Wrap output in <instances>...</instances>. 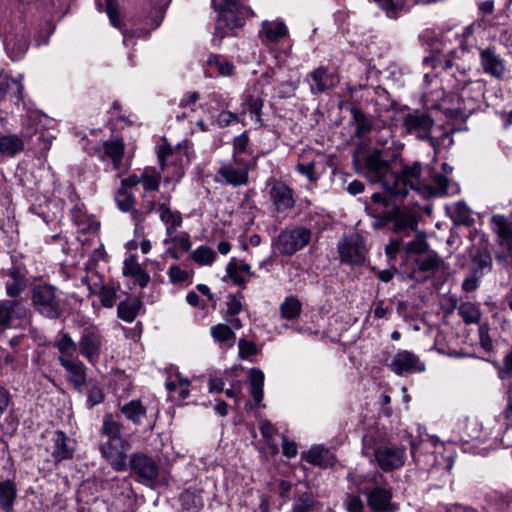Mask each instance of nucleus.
I'll use <instances>...</instances> for the list:
<instances>
[{
	"mask_svg": "<svg viewBox=\"0 0 512 512\" xmlns=\"http://www.w3.org/2000/svg\"><path fill=\"white\" fill-rule=\"evenodd\" d=\"M40 116L31 114L22 125L21 135L2 134L0 132V154L5 157H14L25 149V141L33 142L40 150L50 148L51 142L46 138L45 132L40 129Z\"/></svg>",
	"mask_w": 512,
	"mask_h": 512,
	"instance_id": "f257e3e1",
	"label": "nucleus"
},
{
	"mask_svg": "<svg viewBox=\"0 0 512 512\" xmlns=\"http://www.w3.org/2000/svg\"><path fill=\"white\" fill-rule=\"evenodd\" d=\"M382 474L374 472L357 479L354 475L349 474L348 479L358 486V490L362 492L367 499L369 508L375 512H393L397 509V505L391 503L392 493L390 489L380 487L379 479Z\"/></svg>",
	"mask_w": 512,
	"mask_h": 512,
	"instance_id": "f03ea898",
	"label": "nucleus"
},
{
	"mask_svg": "<svg viewBox=\"0 0 512 512\" xmlns=\"http://www.w3.org/2000/svg\"><path fill=\"white\" fill-rule=\"evenodd\" d=\"M62 295L63 293L52 284H37L31 290V303L41 316L55 320L65 312L66 301Z\"/></svg>",
	"mask_w": 512,
	"mask_h": 512,
	"instance_id": "7ed1b4c3",
	"label": "nucleus"
},
{
	"mask_svg": "<svg viewBox=\"0 0 512 512\" xmlns=\"http://www.w3.org/2000/svg\"><path fill=\"white\" fill-rule=\"evenodd\" d=\"M212 5L218 12V23L215 27L213 42L220 43L226 36V32L221 28V23H224L229 30H234L242 27L251 13L250 9L242 5L239 0H222L221 4L212 0Z\"/></svg>",
	"mask_w": 512,
	"mask_h": 512,
	"instance_id": "20e7f679",
	"label": "nucleus"
},
{
	"mask_svg": "<svg viewBox=\"0 0 512 512\" xmlns=\"http://www.w3.org/2000/svg\"><path fill=\"white\" fill-rule=\"evenodd\" d=\"M362 171L370 181L381 183L383 188L389 192L393 171L388 161L382 157L380 150L374 149L364 156Z\"/></svg>",
	"mask_w": 512,
	"mask_h": 512,
	"instance_id": "39448f33",
	"label": "nucleus"
},
{
	"mask_svg": "<svg viewBox=\"0 0 512 512\" xmlns=\"http://www.w3.org/2000/svg\"><path fill=\"white\" fill-rule=\"evenodd\" d=\"M311 236V231L303 226L286 228L273 240V245L280 254L291 256L303 249L310 242Z\"/></svg>",
	"mask_w": 512,
	"mask_h": 512,
	"instance_id": "423d86ee",
	"label": "nucleus"
},
{
	"mask_svg": "<svg viewBox=\"0 0 512 512\" xmlns=\"http://www.w3.org/2000/svg\"><path fill=\"white\" fill-rule=\"evenodd\" d=\"M130 476L138 483L152 486L159 475L157 462L149 455L137 452L133 453L127 462Z\"/></svg>",
	"mask_w": 512,
	"mask_h": 512,
	"instance_id": "0eeeda50",
	"label": "nucleus"
},
{
	"mask_svg": "<svg viewBox=\"0 0 512 512\" xmlns=\"http://www.w3.org/2000/svg\"><path fill=\"white\" fill-rule=\"evenodd\" d=\"M421 164L414 162L412 165L403 166L400 173L393 172L389 194L405 197L409 189L419 191L422 183L420 179Z\"/></svg>",
	"mask_w": 512,
	"mask_h": 512,
	"instance_id": "6e6552de",
	"label": "nucleus"
},
{
	"mask_svg": "<svg viewBox=\"0 0 512 512\" xmlns=\"http://www.w3.org/2000/svg\"><path fill=\"white\" fill-rule=\"evenodd\" d=\"M104 338L101 331L93 325L85 327L78 341L79 353L92 365H95L102 353Z\"/></svg>",
	"mask_w": 512,
	"mask_h": 512,
	"instance_id": "1a4fd4ad",
	"label": "nucleus"
},
{
	"mask_svg": "<svg viewBox=\"0 0 512 512\" xmlns=\"http://www.w3.org/2000/svg\"><path fill=\"white\" fill-rule=\"evenodd\" d=\"M342 263L349 265H362L366 260V246L364 239L357 233L343 237L337 245Z\"/></svg>",
	"mask_w": 512,
	"mask_h": 512,
	"instance_id": "9d476101",
	"label": "nucleus"
},
{
	"mask_svg": "<svg viewBox=\"0 0 512 512\" xmlns=\"http://www.w3.org/2000/svg\"><path fill=\"white\" fill-rule=\"evenodd\" d=\"M434 119L425 111L413 110L404 115L402 127L407 134L415 135L420 140L430 139Z\"/></svg>",
	"mask_w": 512,
	"mask_h": 512,
	"instance_id": "9b49d317",
	"label": "nucleus"
},
{
	"mask_svg": "<svg viewBox=\"0 0 512 512\" xmlns=\"http://www.w3.org/2000/svg\"><path fill=\"white\" fill-rule=\"evenodd\" d=\"M130 448L131 445L127 439L105 441L99 446L102 457L106 459L117 472L127 470V452Z\"/></svg>",
	"mask_w": 512,
	"mask_h": 512,
	"instance_id": "f8f14e48",
	"label": "nucleus"
},
{
	"mask_svg": "<svg viewBox=\"0 0 512 512\" xmlns=\"http://www.w3.org/2000/svg\"><path fill=\"white\" fill-rule=\"evenodd\" d=\"M388 366L398 376L421 373L426 369L419 356L408 350L397 351Z\"/></svg>",
	"mask_w": 512,
	"mask_h": 512,
	"instance_id": "ddd939ff",
	"label": "nucleus"
},
{
	"mask_svg": "<svg viewBox=\"0 0 512 512\" xmlns=\"http://www.w3.org/2000/svg\"><path fill=\"white\" fill-rule=\"evenodd\" d=\"M269 199L274 211L284 213L295 206L294 191L284 182L273 180L269 190Z\"/></svg>",
	"mask_w": 512,
	"mask_h": 512,
	"instance_id": "4468645a",
	"label": "nucleus"
},
{
	"mask_svg": "<svg viewBox=\"0 0 512 512\" xmlns=\"http://www.w3.org/2000/svg\"><path fill=\"white\" fill-rule=\"evenodd\" d=\"M375 459L379 467L385 472L399 469L405 463V448L396 446L379 447L375 450Z\"/></svg>",
	"mask_w": 512,
	"mask_h": 512,
	"instance_id": "2eb2a0df",
	"label": "nucleus"
},
{
	"mask_svg": "<svg viewBox=\"0 0 512 512\" xmlns=\"http://www.w3.org/2000/svg\"><path fill=\"white\" fill-rule=\"evenodd\" d=\"M480 65L483 72L496 79L503 78L506 72L504 60L496 53L495 48L487 47L479 50Z\"/></svg>",
	"mask_w": 512,
	"mask_h": 512,
	"instance_id": "dca6fc26",
	"label": "nucleus"
},
{
	"mask_svg": "<svg viewBox=\"0 0 512 512\" xmlns=\"http://www.w3.org/2000/svg\"><path fill=\"white\" fill-rule=\"evenodd\" d=\"M307 81L311 93L316 95L333 89L339 80L334 73H330L326 67L321 66L307 75Z\"/></svg>",
	"mask_w": 512,
	"mask_h": 512,
	"instance_id": "f3484780",
	"label": "nucleus"
},
{
	"mask_svg": "<svg viewBox=\"0 0 512 512\" xmlns=\"http://www.w3.org/2000/svg\"><path fill=\"white\" fill-rule=\"evenodd\" d=\"M178 153V149L173 148L168 143H163L158 148L157 158L161 171L164 172L170 166L175 167V171L173 172L172 177L164 178V182L166 184L169 183L171 180H175L176 182H178L183 176L182 170L179 167H177Z\"/></svg>",
	"mask_w": 512,
	"mask_h": 512,
	"instance_id": "a211bd4d",
	"label": "nucleus"
},
{
	"mask_svg": "<svg viewBox=\"0 0 512 512\" xmlns=\"http://www.w3.org/2000/svg\"><path fill=\"white\" fill-rule=\"evenodd\" d=\"M232 163L223 164L218 170L217 175L228 185L240 186L248 182V167L242 160Z\"/></svg>",
	"mask_w": 512,
	"mask_h": 512,
	"instance_id": "6ab92c4d",
	"label": "nucleus"
},
{
	"mask_svg": "<svg viewBox=\"0 0 512 512\" xmlns=\"http://www.w3.org/2000/svg\"><path fill=\"white\" fill-rule=\"evenodd\" d=\"M22 76L12 78L8 74H0V99H10L15 104H19L23 99Z\"/></svg>",
	"mask_w": 512,
	"mask_h": 512,
	"instance_id": "aec40b11",
	"label": "nucleus"
},
{
	"mask_svg": "<svg viewBox=\"0 0 512 512\" xmlns=\"http://www.w3.org/2000/svg\"><path fill=\"white\" fill-rule=\"evenodd\" d=\"M26 315V308L17 299L0 301V330L7 327L12 320L21 319Z\"/></svg>",
	"mask_w": 512,
	"mask_h": 512,
	"instance_id": "412c9836",
	"label": "nucleus"
},
{
	"mask_svg": "<svg viewBox=\"0 0 512 512\" xmlns=\"http://www.w3.org/2000/svg\"><path fill=\"white\" fill-rule=\"evenodd\" d=\"M60 365L68 373V381L78 390H80L86 383V366L78 358L70 360H63Z\"/></svg>",
	"mask_w": 512,
	"mask_h": 512,
	"instance_id": "4be33fe9",
	"label": "nucleus"
},
{
	"mask_svg": "<svg viewBox=\"0 0 512 512\" xmlns=\"http://www.w3.org/2000/svg\"><path fill=\"white\" fill-rule=\"evenodd\" d=\"M122 273L133 280L134 284L144 288L150 281L149 274L141 267L135 256L131 255L124 260Z\"/></svg>",
	"mask_w": 512,
	"mask_h": 512,
	"instance_id": "5701e85b",
	"label": "nucleus"
},
{
	"mask_svg": "<svg viewBox=\"0 0 512 512\" xmlns=\"http://www.w3.org/2000/svg\"><path fill=\"white\" fill-rule=\"evenodd\" d=\"M53 347L58 351V361L62 363L63 360H70L75 357V353L78 348V343H76L69 333L60 331L53 341Z\"/></svg>",
	"mask_w": 512,
	"mask_h": 512,
	"instance_id": "b1692460",
	"label": "nucleus"
},
{
	"mask_svg": "<svg viewBox=\"0 0 512 512\" xmlns=\"http://www.w3.org/2000/svg\"><path fill=\"white\" fill-rule=\"evenodd\" d=\"M54 449L52 457L56 462L71 459L74 453V443L63 431H56L53 437Z\"/></svg>",
	"mask_w": 512,
	"mask_h": 512,
	"instance_id": "393cba45",
	"label": "nucleus"
},
{
	"mask_svg": "<svg viewBox=\"0 0 512 512\" xmlns=\"http://www.w3.org/2000/svg\"><path fill=\"white\" fill-rule=\"evenodd\" d=\"M160 220L166 226V234L172 236L176 230L182 225V215L177 210H172L168 203H160L157 207Z\"/></svg>",
	"mask_w": 512,
	"mask_h": 512,
	"instance_id": "a878e982",
	"label": "nucleus"
},
{
	"mask_svg": "<svg viewBox=\"0 0 512 512\" xmlns=\"http://www.w3.org/2000/svg\"><path fill=\"white\" fill-rule=\"evenodd\" d=\"M288 33L287 26L283 21H268L265 20L261 23L259 30V37L261 40L267 42H277L279 39L285 37Z\"/></svg>",
	"mask_w": 512,
	"mask_h": 512,
	"instance_id": "bb28decb",
	"label": "nucleus"
},
{
	"mask_svg": "<svg viewBox=\"0 0 512 512\" xmlns=\"http://www.w3.org/2000/svg\"><path fill=\"white\" fill-rule=\"evenodd\" d=\"M390 220L394 223L393 229L396 232L415 230L417 226V221L414 214L407 209H393Z\"/></svg>",
	"mask_w": 512,
	"mask_h": 512,
	"instance_id": "cd10ccee",
	"label": "nucleus"
},
{
	"mask_svg": "<svg viewBox=\"0 0 512 512\" xmlns=\"http://www.w3.org/2000/svg\"><path fill=\"white\" fill-rule=\"evenodd\" d=\"M451 309L453 311L455 309L458 310L459 316L462 318L463 322L467 325L476 324L481 319V310L479 306L472 302H462L459 306L457 305V300L454 298H450Z\"/></svg>",
	"mask_w": 512,
	"mask_h": 512,
	"instance_id": "c85d7f7f",
	"label": "nucleus"
},
{
	"mask_svg": "<svg viewBox=\"0 0 512 512\" xmlns=\"http://www.w3.org/2000/svg\"><path fill=\"white\" fill-rule=\"evenodd\" d=\"M28 36L24 31L9 33L5 37V47L12 59L20 57L28 49Z\"/></svg>",
	"mask_w": 512,
	"mask_h": 512,
	"instance_id": "c756f323",
	"label": "nucleus"
},
{
	"mask_svg": "<svg viewBox=\"0 0 512 512\" xmlns=\"http://www.w3.org/2000/svg\"><path fill=\"white\" fill-rule=\"evenodd\" d=\"M212 339L223 348H232L235 344L236 335L232 328L225 323H218L210 328Z\"/></svg>",
	"mask_w": 512,
	"mask_h": 512,
	"instance_id": "7c9ffc66",
	"label": "nucleus"
},
{
	"mask_svg": "<svg viewBox=\"0 0 512 512\" xmlns=\"http://www.w3.org/2000/svg\"><path fill=\"white\" fill-rule=\"evenodd\" d=\"M314 154L312 150L303 151L299 155L296 170L298 173L308 179L309 182H316L319 178V174L316 172V160L311 156Z\"/></svg>",
	"mask_w": 512,
	"mask_h": 512,
	"instance_id": "2f4dec72",
	"label": "nucleus"
},
{
	"mask_svg": "<svg viewBox=\"0 0 512 512\" xmlns=\"http://www.w3.org/2000/svg\"><path fill=\"white\" fill-rule=\"evenodd\" d=\"M234 65L219 55H210L206 61V73L211 77L231 76Z\"/></svg>",
	"mask_w": 512,
	"mask_h": 512,
	"instance_id": "473e14b6",
	"label": "nucleus"
},
{
	"mask_svg": "<svg viewBox=\"0 0 512 512\" xmlns=\"http://www.w3.org/2000/svg\"><path fill=\"white\" fill-rule=\"evenodd\" d=\"M141 307L142 302L140 299L136 297H128L125 300L120 301L118 304L117 315L121 320L131 323L137 317Z\"/></svg>",
	"mask_w": 512,
	"mask_h": 512,
	"instance_id": "72a5a7b5",
	"label": "nucleus"
},
{
	"mask_svg": "<svg viewBox=\"0 0 512 512\" xmlns=\"http://www.w3.org/2000/svg\"><path fill=\"white\" fill-rule=\"evenodd\" d=\"M454 54V51H449L445 54L438 50H434L429 56L424 58L423 64L434 70H447L453 66Z\"/></svg>",
	"mask_w": 512,
	"mask_h": 512,
	"instance_id": "f704fd0d",
	"label": "nucleus"
},
{
	"mask_svg": "<svg viewBox=\"0 0 512 512\" xmlns=\"http://www.w3.org/2000/svg\"><path fill=\"white\" fill-rule=\"evenodd\" d=\"M263 100L258 95L247 94L242 102L243 113H249L251 120L256 125H262L261 110Z\"/></svg>",
	"mask_w": 512,
	"mask_h": 512,
	"instance_id": "c9c22d12",
	"label": "nucleus"
},
{
	"mask_svg": "<svg viewBox=\"0 0 512 512\" xmlns=\"http://www.w3.org/2000/svg\"><path fill=\"white\" fill-rule=\"evenodd\" d=\"M121 413L135 425H140L146 416V408L140 400H131L120 408Z\"/></svg>",
	"mask_w": 512,
	"mask_h": 512,
	"instance_id": "e433bc0d",
	"label": "nucleus"
},
{
	"mask_svg": "<svg viewBox=\"0 0 512 512\" xmlns=\"http://www.w3.org/2000/svg\"><path fill=\"white\" fill-rule=\"evenodd\" d=\"M122 424L116 421L112 414H106L103 417L101 433L107 438L106 441L125 439L121 433Z\"/></svg>",
	"mask_w": 512,
	"mask_h": 512,
	"instance_id": "4c0bfd02",
	"label": "nucleus"
},
{
	"mask_svg": "<svg viewBox=\"0 0 512 512\" xmlns=\"http://www.w3.org/2000/svg\"><path fill=\"white\" fill-rule=\"evenodd\" d=\"M250 392L254 401L260 404L263 400L264 374L260 369L252 368L249 371Z\"/></svg>",
	"mask_w": 512,
	"mask_h": 512,
	"instance_id": "58836bf2",
	"label": "nucleus"
},
{
	"mask_svg": "<svg viewBox=\"0 0 512 512\" xmlns=\"http://www.w3.org/2000/svg\"><path fill=\"white\" fill-rule=\"evenodd\" d=\"M302 311V304L295 296L286 297L280 305V314L283 319L295 320Z\"/></svg>",
	"mask_w": 512,
	"mask_h": 512,
	"instance_id": "ea45409f",
	"label": "nucleus"
},
{
	"mask_svg": "<svg viewBox=\"0 0 512 512\" xmlns=\"http://www.w3.org/2000/svg\"><path fill=\"white\" fill-rule=\"evenodd\" d=\"M493 230L502 242L512 239V223L503 215H493L491 218Z\"/></svg>",
	"mask_w": 512,
	"mask_h": 512,
	"instance_id": "a19ab883",
	"label": "nucleus"
},
{
	"mask_svg": "<svg viewBox=\"0 0 512 512\" xmlns=\"http://www.w3.org/2000/svg\"><path fill=\"white\" fill-rule=\"evenodd\" d=\"M103 148L104 154L112 160L114 168L119 170L124 153V144L122 141H106L103 144Z\"/></svg>",
	"mask_w": 512,
	"mask_h": 512,
	"instance_id": "79ce46f5",
	"label": "nucleus"
},
{
	"mask_svg": "<svg viewBox=\"0 0 512 512\" xmlns=\"http://www.w3.org/2000/svg\"><path fill=\"white\" fill-rule=\"evenodd\" d=\"M17 496L16 485L11 480L0 483V506L4 510H9Z\"/></svg>",
	"mask_w": 512,
	"mask_h": 512,
	"instance_id": "37998d69",
	"label": "nucleus"
},
{
	"mask_svg": "<svg viewBox=\"0 0 512 512\" xmlns=\"http://www.w3.org/2000/svg\"><path fill=\"white\" fill-rule=\"evenodd\" d=\"M443 264L442 259L434 251L427 252L424 256L416 259V265L419 271L435 272Z\"/></svg>",
	"mask_w": 512,
	"mask_h": 512,
	"instance_id": "c03bdc74",
	"label": "nucleus"
},
{
	"mask_svg": "<svg viewBox=\"0 0 512 512\" xmlns=\"http://www.w3.org/2000/svg\"><path fill=\"white\" fill-rule=\"evenodd\" d=\"M96 5L100 11H105L111 24L121 30L122 24L119 18V12L114 0H96Z\"/></svg>",
	"mask_w": 512,
	"mask_h": 512,
	"instance_id": "a18cd8bd",
	"label": "nucleus"
},
{
	"mask_svg": "<svg viewBox=\"0 0 512 512\" xmlns=\"http://www.w3.org/2000/svg\"><path fill=\"white\" fill-rule=\"evenodd\" d=\"M191 258L200 266H208L214 262L216 252L210 247L202 245L192 252Z\"/></svg>",
	"mask_w": 512,
	"mask_h": 512,
	"instance_id": "49530a36",
	"label": "nucleus"
},
{
	"mask_svg": "<svg viewBox=\"0 0 512 512\" xmlns=\"http://www.w3.org/2000/svg\"><path fill=\"white\" fill-rule=\"evenodd\" d=\"M93 293H98L101 304L105 308H112L117 298V291L113 286L102 285L99 290L95 284V288H90Z\"/></svg>",
	"mask_w": 512,
	"mask_h": 512,
	"instance_id": "de8ad7c7",
	"label": "nucleus"
},
{
	"mask_svg": "<svg viewBox=\"0 0 512 512\" xmlns=\"http://www.w3.org/2000/svg\"><path fill=\"white\" fill-rule=\"evenodd\" d=\"M329 452L321 447H314L302 455V458L313 465L325 466Z\"/></svg>",
	"mask_w": 512,
	"mask_h": 512,
	"instance_id": "09e8293b",
	"label": "nucleus"
},
{
	"mask_svg": "<svg viewBox=\"0 0 512 512\" xmlns=\"http://www.w3.org/2000/svg\"><path fill=\"white\" fill-rule=\"evenodd\" d=\"M115 201L122 212H129L135 204V197L126 188H119L115 193Z\"/></svg>",
	"mask_w": 512,
	"mask_h": 512,
	"instance_id": "8fccbe9b",
	"label": "nucleus"
},
{
	"mask_svg": "<svg viewBox=\"0 0 512 512\" xmlns=\"http://www.w3.org/2000/svg\"><path fill=\"white\" fill-rule=\"evenodd\" d=\"M353 119L356 124L355 136L363 137L371 131L372 123L362 111L354 109Z\"/></svg>",
	"mask_w": 512,
	"mask_h": 512,
	"instance_id": "3c124183",
	"label": "nucleus"
},
{
	"mask_svg": "<svg viewBox=\"0 0 512 512\" xmlns=\"http://www.w3.org/2000/svg\"><path fill=\"white\" fill-rule=\"evenodd\" d=\"M243 295L241 293L229 295L226 301V309L222 312V317L237 316L243 308Z\"/></svg>",
	"mask_w": 512,
	"mask_h": 512,
	"instance_id": "603ef678",
	"label": "nucleus"
},
{
	"mask_svg": "<svg viewBox=\"0 0 512 512\" xmlns=\"http://www.w3.org/2000/svg\"><path fill=\"white\" fill-rule=\"evenodd\" d=\"M472 262L475 265L473 271L480 275H483L485 271H489L492 266V258L490 254L485 251H478L473 256Z\"/></svg>",
	"mask_w": 512,
	"mask_h": 512,
	"instance_id": "864d4df0",
	"label": "nucleus"
},
{
	"mask_svg": "<svg viewBox=\"0 0 512 512\" xmlns=\"http://www.w3.org/2000/svg\"><path fill=\"white\" fill-rule=\"evenodd\" d=\"M161 182L159 173L151 170H145L141 174V184L145 191H157Z\"/></svg>",
	"mask_w": 512,
	"mask_h": 512,
	"instance_id": "5fc2aeb1",
	"label": "nucleus"
},
{
	"mask_svg": "<svg viewBox=\"0 0 512 512\" xmlns=\"http://www.w3.org/2000/svg\"><path fill=\"white\" fill-rule=\"evenodd\" d=\"M231 279L234 284L238 285L241 288H245L246 280L244 278V274H242L239 270L236 269V258H232L226 267V276L224 279Z\"/></svg>",
	"mask_w": 512,
	"mask_h": 512,
	"instance_id": "6e6d98bb",
	"label": "nucleus"
},
{
	"mask_svg": "<svg viewBox=\"0 0 512 512\" xmlns=\"http://www.w3.org/2000/svg\"><path fill=\"white\" fill-rule=\"evenodd\" d=\"M239 358L242 360L248 359L258 353L256 344L246 338H240L238 341Z\"/></svg>",
	"mask_w": 512,
	"mask_h": 512,
	"instance_id": "4d7b16f0",
	"label": "nucleus"
},
{
	"mask_svg": "<svg viewBox=\"0 0 512 512\" xmlns=\"http://www.w3.org/2000/svg\"><path fill=\"white\" fill-rule=\"evenodd\" d=\"M386 12L388 17H395L398 10H401L405 0H374Z\"/></svg>",
	"mask_w": 512,
	"mask_h": 512,
	"instance_id": "13d9d810",
	"label": "nucleus"
},
{
	"mask_svg": "<svg viewBox=\"0 0 512 512\" xmlns=\"http://www.w3.org/2000/svg\"><path fill=\"white\" fill-rule=\"evenodd\" d=\"M249 138L246 133H243L233 140V158L234 162H238V160H241L239 156L242 153H245L248 148Z\"/></svg>",
	"mask_w": 512,
	"mask_h": 512,
	"instance_id": "bf43d9fd",
	"label": "nucleus"
},
{
	"mask_svg": "<svg viewBox=\"0 0 512 512\" xmlns=\"http://www.w3.org/2000/svg\"><path fill=\"white\" fill-rule=\"evenodd\" d=\"M154 8L151 11V15L154 21L155 27H158L164 18L165 11L169 6L171 0H154Z\"/></svg>",
	"mask_w": 512,
	"mask_h": 512,
	"instance_id": "052dcab7",
	"label": "nucleus"
},
{
	"mask_svg": "<svg viewBox=\"0 0 512 512\" xmlns=\"http://www.w3.org/2000/svg\"><path fill=\"white\" fill-rule=\"evenodd\" d=\"M344 505L348 512H363L364 504L360 495L354 492L347 493Z\"/></svg>",
	"mask_w": 512,
	"mask_h": 512,
	"instance_id": "680f3d73",
	"label": "nucleus"
},
{
	"mask_svg": "<svg viewBox=\"0 0 512 512\" xmlns=\"http://www.w3.org/2000/svg\"><path fill=\"white\" fill-rule=\"evenodd\" d=\"M169 238L164 240L165 244H175L183 251L187 252L191 249V241L190 236L187 233H181L179 235L173 234L172 236H168Z\"/></svg>",
	"mask_w": 512,
	"mask_h": 512,
	"instance_id": "e2e57ef3",
	"label": "nucleus"
},
{
	"mask_svg": "<svg viewBox=\"0 0 512 512\" xmlns=\"http://www.w3.org/2000/svg\"><path fill=\"white\" fill-rule=\"evenodd\" d=\"M482 27V20H475L468 26H466L460 36V46L463 50L467 49V41L468 39L474 35L476 30Z\"/></svg>",
	"mask_w": 512,
	"mask_h": 512,
	"instance_id": "0e129e2a",
	"label": "nucleus"
},
{
	"mask_svg": "<svg viewBox=\"0 0 512 512\" xmlns=\"http://www.w3.org/2000/svg\"><path fill=\"white\" fill-rule=\"evenodd\" d=\"M168 277L171 283L173 284H182L187 281L189 278V273L185 270H182L179 266L173 265L168 270Z\"/></svg>",
	"mask_w": 512,
	"mask_h": 512,
	"instance_id": "69168bd1",
	"label": "nucleus"
},
{
	"mask_svg": "<svg viewBox=\"0 0 512 512\" xmlns=\"http://www.w3.org/2000/svg\"><path fill=\"white\" fill-rule=\"evenodd\" d=\"M481 347L490 352L493 350V341L489 335V327L487 324H481L478 328Z\"/></svg>",
	"mask_w": 512,
	"mask_h": 512,
	"instance_id": "338daca9",
	"label": "nucleus"
},
{
	"mask_svg": "<svg viewBox=\"0 0 512 512\" xmlns=\"http://www.w3.org/2000/svg\"><path fill=\"white\" fill-rule=\"evenodd\" d=\"M313 504V498L309 494L304 493L296 500L294 504V512H310Z\"/></svg>",
	"mask_w": 512,
	"mask_h": 512,
	"instance_id": "774afa93",
	"label": "nucleus"
}]
</instances>
